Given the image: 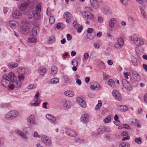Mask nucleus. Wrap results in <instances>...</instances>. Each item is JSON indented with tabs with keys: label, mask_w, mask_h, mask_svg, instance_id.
I'll list each match as a JSON object with an SVG mask.
<instances>
[{
	"label": "nucleus",
	"mask_w": 147,
	"mask_h": 147,
	"mask_svg": "<svg viewBox=\"0 0 147 147\" xmlns=\"http://www.w3.org/2000/svg\"><path fill=\"white\" fill-rule=\"evenodd\" d=\"M132 62L134 65H136L137 63V60L136 58H134L132 60Z\"/></svg>",
	"instance_id": "obj_54"
},
{
	"label": "nucleus",
	"mask_w": 147,
	"mask_h": 147,
	"mask_svg": "<svg viewBox=\"0 0 147 147\" xmlns=\"http://www.w3.org/2000/svg\"><path fill=\"white\" fill-rule=\"evenodd\" d=\"M65 27L64 24L61 23H59L57 25V28L58 29H62Z\"/></svg>",
	"instance_id": "obj_41"
},
{
	"label": "nucleus",
	"mask_w": 147,
	"mask_h": 147,
	"mask_svg": "<svg viewBox=\"0 0 147 147\" xmlns=\"http://www.w3.org/2000/svg\"><path fill=\"white\" fill-rule=\"evenodd\" d=\"M65 132L67 136L70 137H75L77 136V134L76 132L71 130L67 129Z\"/></svg>",
	"instance_id": "obj_18"
},
{
	"label": "nucleus",
	"mask_w": 147,
	"mask_h": 147,
	"mask_svg": "<svg viewBox=\"0 0 147 147\" xmlns=\"http://www.w3.org/2000/svg\"><path fill=\"white\" fill-rule=\"evenodd\" d=\"M114 123L115 125L117 126L119 125L120 124V122L119 120H115Z\"/></svg>",
	"instance_id": "obj_64"
},
{
	"label": "nucleus",
	"mask_w": 147,
	"mask_h": 147,
	"mask_svg": "<svg viewBox=\"0 0 147 147\" xmlns=\"http://www.w3.org/2000/svg\"><path fill=\"white\" fill-rule=\"evenodd\" d=\"M32 3L33 5H36L35 7L36 11L40 12L41 9V3H38V1L36 0H34L32 2Z\"/></svg>",
	"instance_id": "obj_12"
},
{
	"label": "nucleus",
	"mask_w": 147,
	"mask_h": 147,
	"mask_svg": "<svg viewBox=\"0 0 147 147\" xmlns=\"http://www.w3.org/2000/svg\"><path fill=\"white\" fill-rule=\"evenodd\" d=\"M117 20L115 18L111 19L109 21V26L110 28H113L114 27L115 24L116 23Z\"/></svg>",
	"instance_id": "obj_24"
},
{
	"label": "nucleus",
	"mask_w": 147,
	"mask_h": 147,
	"mask_svg": "<svg viewBox=\"0 0 147 147\" xmlns=\"http://www.w3.org/2000/svg\"><path fill=\"white\" fill-rule=\"evenodd\" d=\"M130 144L128 142H122L119 145V147H130Z\"/></svg>",
	"instance_id": "obj_35"
},
{
	"label": "nucleus",
	"mask_w": 147,
	"mask_h": 147,
	"mask_svg": "<svg viewBox=\"0 0 147 147\" xmlns=\"http://www.w3.org/2000/svg\"><path fill=\"white\" fill-rule=\"evenodd\" d=\"M94 46L95 49H98L100 47L99 44L97 43H95L94 44Z\"/></svg>",
	"instance_id": "obj_63"
},
{
	"label": "nucleus",
	"mask_w": 147,
	"mask_h": 147,
	"mask_svg": "<svg viewBox=\"0 0 147 147\" xmlns=\"http://www.w3.org/2000/svg\"><path fill=\"white\" fill-rule=\"evenodd\" d=\"M135 141L137 143L140 144L142 143V140L140 137L136 138L135 139Z\"/></svg>",
	"instance_id": "obj_49"
},
{
	"label": "nucleus",
	"mask_w": 147,
	"mask_h": 147,
	"mask_svg": "<svg viewBox=\"0 0 147 147\" xmlns=\"http://www.w3.org/2000/svg\"><path fill=\"white\" fill-rule=\"evenodd\" d=\"M21 15L20 11L18 10H16L12 13V16L13 18H18L21 16Z\"/></svg>",
	"instance_id": "obj_21"
},
{
	"label": "nucleus",
	"mask_w": 147,
	"mask_h": 147,
	"mask_svg": "<svg viewBox=\"0 0 147 147\" xmlns=\"http://www.w3.org/2000/svg\"><path fill=\"white\" fill-rule=\"evenodd\" d=\"M144 40L141 38L136 37V41H135L134 44L138 47L142 46L144 44Z\"/></svg>",
	"instance_id": "obj_17"
},
{
	"label": "nucleus",
	"mask_w": 147,
	"mask_h": 147,
	"mask_svg": "<svg viewBox=\"0 0 147 147\" xmlns=\"http://www.w3.org/2000/svg\"><path fill=\"white\" fill-rule=\"evenodd\" d=\"M124 44V40L123 38L120 37L118 39L117 42L114 44V47L116 49H120L123 47Z\"/></svg>",
	"instance_id": "obj_5"
},
{
	"label": "nucleus",
	"mask_w": 147,
	"mask_h": 147,
	"mask_svg": "<svg viewBox=\"0 0 147 147\" xmlns=\"http://www.w3.org/2000/svg\"><path fill=\"white\" fill-rule=\"evenodd\" d=\"M132 75L134 78L137 81L140 80V75L136 71H134L132 72Z\"/></svg>",
	"instance_id": "obj_26"
},
{
	"label": "nucleus",
	"mask_w": 147,
	"mask_h": 147,
	"mask_svg": "<svg viewBox=\"0 0 147 147\" xmlns=\"http://www.w3.org/2000/svg\"><path fill=\"white\" fill-rule=\"evenodd\" d=\"M8 79L12 82H14L17 80V77L13 72H10L8 75Z\"/></svg>",
	"instance_id": "obj_14"
},
{
	"label": "nucleus",
	"mask_w": 147,
	"mask_h": 147,
	"mask_svg": "<svg viewBox=\"0 0 147 147\" xmlns=\"http://www.w3.org/2000/svg\"><path fill=\"white\" fill-rule=\"evenodd\" d=\"M22 84V82L19 80L17 81L16 83V85H17L16 88H20Z\"/></svg>",
	"instance_id": "obj_57"
},
{
	"label": "nucleus",
	"mask_w": 147,
	"mask_h": 147,
	"mask_svg": "<svg viewBox=\"0 0 147 147\" xmlns=\"http://www.w3.org/2000/svg\"><path fill=\"white\" fill-rule=\"evenodd\" d=\"M34 136L35 138H40V136L39 135L36 131H35L34 134Z\"/></svg>",
	"instance_id": "obj_62"
},
{
	"label": "nucleus",
	"mask_w": 147,
	"mask_h": 147,
	"mask_svg": "<svg viewBox=\"0 0 147 147\" xmlns=\"http://www.w3.org/2000/svg\"><path fill=\"white\" fill-rule=\"evenodd\" d=\"M118 107L119 111L121 112H125L128 110V108L127 106L125 105L119 106Z\"/></svg>",
	"instance_id": "obj_27"
},
{
	"label": "nucleus",
	"mask_w": 147,
	"mask_h": 147,
	"mask_svg": "<svg viewBox=\"0 0 147 147\" xmlns=\"http://www.w3.org/2000/svg\"><path fill=\"white\" fill-rule=\"evenodd\" d=\"M24 75L23 74H19L18 76V79L19 80L22 82L24 81Z\"/></svg>",
	"instance_id": "obj_44"
},
{
	"label": "nucleus",
	"mask_w": 147,
	"mask_h": 147,
	"mask_svg": "<svg viewBox=\"0 0 147 147\" xmlns=\"http://www.w3.org/2000/svg\"><path fill=\"white\" fill-rule=\"evenodd\" d=\"M100 86L99 85H97L96 86L93 85H91L90 86V89L92 90H98L100 89Z\"/></svg>",
	"instance_id": "obj_36"
},
{
	"label": "nucleus",
	"mask_w": 147,
	"mask_h": 147,
	"mask_svg": "<svg viewBox=\"0 0 147 147\" xmlns=\"http://www.w3.org/2000/svg\"><path fill=\"white\" fill-rule=\"evenodd\" d=\"M122 4L125 6H127L128 4V2L127 0H120Z\"/></svg>",
	"instance_id": "obj_50"
},
{
	"label": "nucleus",
	"mask_w": 147,
	"mask_h": 147,
	"mask_svg": "<svg viewBox=\"0 0 147 147\" xmlns=\"http://www.w3.org/2000/svg\"><path fill=\"white\" fill-rule=\"evenodd\" d=\"M102 105V103L101 100H98V103L96 106L95 109L97 110L99 109Z\"/></svg>",
	"instance_id": "obj_37"
},
{
	"label": "nucleus",
	"mask_w": 147,
	"mask_h": 147,
	"mask_svg": "<svg viewBox=\"0 0 147 147\" xmlns=\"http://www.w3.org/2000/svg\"><path fill=\"white\" fill-rule=\"evenodd\" d=\"M37 86L36 84H31L29 85L27 87V88L28 89H31L35 88Z\"/></svg>",
	"instance_id": "obj_43"
},
{
	"label": "nucleus",
	"mask_w": 147,
	"mask_h": 147,
	"mask_svg": "<svg viewBox=\"0 0 147 147\" xmlns=\"http://www.w3.org/2000/svg\"><path fill=\"white\" fill-rule=\"evenodd\" d=\"M83 18L87 20H92L94 18L93 14L88 11H83L82 13Z\"/></svg>",
	"instance_id": "obj_4"
},
{
	"label": "nucleus",
	"mask_w": 147,
	"mask_h": 147,
	"mask_svg": "<svg viewBox=\"0 0 147 147\" xmlns=\"http://www.w3.org/2000/svg\"><path fill=\"white\" fill-rule=\"evenodd\" d=\"M102 11L103 13L105 14H111L112 13V10L107 7H105L102 8Z\"/></svg>",
	"instance_id": "obj_28"
},
{
	"label": "nucleus",
	"mask_w": 147,
	"mask_h": 147,
	"mask_svg": "<svg viewBox=\"0 0 147 147\" xmlns=\"http://www.w3.org/2000/svg\"><path fill=\"white\" fill-rule=\"evenodd\" d=\"M72 64L73 66H77L78 65V61L76 60H73L72 61Z\"/></svg>",
	"instance_id": "obj_53"
},
{
	"label": "nucleus",
	"mask_w": 147,
	"mask_h": 147,
	"mask_svg": "<svg viewBox=\"0 0 147 147\" xmlns=\"http://www.w3.org/2000/svg\"><path fill=\"white\" fill-rule=\"evenodd\" d=\"M136 34H134L132 36H131L129 37V39L131 41H133L134 43L135 41H136V37H135Z\"/></svg>",
	"instance_id": "obj_42"
},
{
	"label": "nucleus",
	"mask_w": 147,
	"mask_h": 147,
	"mask_svg": "<svg viewBox=\"0 0 147 147\" xmlns=\"http://www.w3.org/2000/svg\"><path fill=\"white\" fill-rule=\"evenodd\" d=\"M30 22L25 20H22L20 21L19 24L21 26L20 32L24 34H27L30 31L28 26L26 24H29Z\"/></svg>",
	"instance_id": "obj_1"
},
{
	"label": "nucleus",
	"mask_w": 147,
	"mask_h": 147,
	"mask_svg": "<svg viewBox=\"0 0 147 147\" xmlns=\"http://www.w3.org/2000/svg\"><path fill=\"white\" fill-rule=\"evenodd\" d=\"M46 118L53 123H55V117L51 114H47L46 116Z\"/></svg>",
	"instance_id": "obj_23"
},
{
	"label": "nucleus",
	"mask_w": 147,
	"mask_h": 147,
	"mask_svg": "<svg viewBox=\"0 0 147 147\" xmlns=\"http://www.w3.org/2000/svg\"><path fill=\"white\" fill-rule=\"evenodd\" d=\"M28 123L30 125H32L35 123V117L33 115L30 116L27 119Z\"/></svg>",
	"instance_id": "obj_13"
},
{
	"label": "nucleus",
	"mask_w": 147,
	"mask_h": 147,
	"mask_svg": "<svg viewBox=\"0 0 147 147\" xmlns=\"http://www.w3.org/2000/svg\"><path fill=\"white\" fill-rule=\"evenodd\" d=\"M7 87H8L10 89L13 90L14 88V86L13 84H10L8 85Z\"/></svg>",
	"instance_id": "obj_58"
},
{
	"label": "nucleus",
	"mask_w": 147,
	"mask_h": 147,
	"mask_svg": "<svg viewBox=\"0 0 147 147\" xmlns=\"http://www.w3.org/2000/svg\"><path fill=\"white\" fill-rule=\"evenodd\" d=\"M40 12L36 10H33L32 11V13L35 19L37 20L40 19Z\"/></svg>",
	"instance_id": "obj_22"
},
{
	"label": "nucleus",
	"mask_w": 147,
	"mask_h": 147,
	"mask_svg": "<svg viewBox=\"0 0 147 147\" xmlns=\"http://www.w3.org/2000/svg\"><path fill=\"white\" fill-rule=\"evenodd\" d=\"M38 73L41 75L44 76L46 73V68L43 66H40L38 68Z\"/></svg>",
	"instance_id": "obj_20"
},
{
	"label": "nucleus",
	"mask_w": 147,
	"mask_h": 147,
	"mask_svg": "<svg viewBox=\"0 0 147 147\" xmlns=\"http://www.w3.org/2000/svg\"><path fill=\"white\" fill-rule=\"evenodd\" d=\"M140 9L142 15L143 16L144 18H145L146 16V13L145 11L142 8H140Z\"/></svg>",
	"instance_id": "obj_52"
},
{
	"label": "nucleus",
	"mask_w": 147,
	"mask_h": 147,
	"mask_svg": "<svg viewBox=\"0 0 147 147\" xmlns=\"http://www.w3.org/2000/svg\"><path fill=\"white\" fill-rule=\"evenodd\" d=\"M63 17L66 20V22L69 23L71 22L73 20L74 18L71 14L68 12H65L63 13Z\"/></svg>",
	"instance_id": "obj_7"
},
{
	"label": "nucleus",
	"mask_w": 147,
	"mask_h": 147,
	"mask_svg": "<svg viewBox=\"0 0 147 147\" xmlns=\"http://www.w3.org/2000/svg\"><path fill=\"white\" fill-rule=\"evenodd\" d=\"M40 100L38 99H34L33 98L30 102V105L32 106H38L40 105Z\"/></svg>",
	"instance_id": "obj_19"
},
{
	"label": "nucleus",
	"mask_w": 147,
	"mask_h": 147,
	"mask_svg": "<svg viewBox=\"0 0 147 147\" xmlns=\"http://www.w3.org/2000/svg\"><path fill=\"white\" fill-rule=\"evenodd\" d=\"M42 142L48 146H50L52 144V142L50 139L45 136H43L41 138Z\"/></svg>",
	"instance_id": "obj_8"
},
{
	"label": "nucleus",
	"mask_w": 147,
	"mask_h": 147,
	"mask_svg": "<svg viewBox=\"0 0 147 147\" xmlns=\"http://www.w3.org/2000/svg\"><path fill=\"white\" fill-rule=\"evenodd\" d=\"M108 84L109 86L114 88L115 85V83L112 79H109L108 82Z\"/></svg>",
	"instance_id": "obj_32"
},
{
	"label": "nucleus",
	"mask_w": 147,
	"mask_h": 147,
	"mask_svg": "<svg viewBox=\"0 0 147 147\" xmlns=\"http://www.w3.org/2000/svg\"><path fill=\"white\" fill-rule=\"evenodd\" d=\"M30 2L29 0H24V2L22 3L19 7V9L21 11H25L28 7Z\"/></svg>",
	"instance_id": "obj_6"
},
{
	"label": "nucleus",
	"mask_w": 147,
	"mask_h": 147,
	"mask_svg": "<svg viewBox=\"0 0 147 147\" xmlns=\"http://www.w3.org/2000/svg\"><path fill=\"white\" fill-rule=\"evenodd\" d=\"M98 21L99 23H102L103 21V18L101 16L99 17L98 18Z\"/></svg>",
	"instance_id": "obj_60"
},
{
	"label": "nucleus",
	"mask_w": 147,
	"mask_h": 147,
	"mask_svg": "<svg viewBox=\"0 0 147 147\" xmlns=\"http://www.w3.org/2000/svg\"><path fill=\"white\" fill-rule=\"evenodd\" d=\"M77 101L79 105L82 107L85 108L86 107L87 105L85 102L82 98L79 97L76 98Z\"/></svg>",
	"instance_id": "obj_15"
},
{
	"label": "nucleus",
	"mask_w": 147,
	"mask_h": 147,
	"mask_svg": "<svg viewBox=\"0 0 147 147\" xmlns=\"http://www.w3.org/2000/svg\"><path fill=\"white\" fill-rule=\"evenodd\" d=\"M94 31V29L91 28H88L87 30V32L89 34H91Z\"/></svg>",
	"instance_id": "obj_61"
},
{
	"label": "nucleus",
	"mask_w": 147,
	"mask_h": 147,
	"mask_svg": "<svg viewBox=\"0 0 147 147\" xmlns=\"http://www.w3.org/2000/svg\"><path fill=\"white\" fill-rule=\"evenodd\" d=\"M15 132L18 135L20 136L21 134L22 133V132L19 129H17L15 130Z\"/></svg>",
	"instance_id": "obj_55"
},
{
	"label": "nucleus",
	"mask_w": 147,
	"mask_h": 147,
	"mask_svg": "<svg viewBox=\"0 0 147 147\" xmlns=\"http://www.w3.org/2000/svg\"><path fill=\"white\" fill-rule=\"evenodd\" d=\"M89 120V116L87 114H83L81 117V121L84 123L88 122Z\"/></svg>",
	"instance_id": "obj_16"
},
{
	"label": "nucleus",
	"mask_w": 147,
	"mask_h": 147,
	"mask_svg": "<svg viewBox=\"0 0 147 147\" xmlns=\"http://www.w3.org/2000/svg\"><path fill=\"white\" fill-rule=\"evenodd\" d=\"M1 84L5 87H7L9 84H10V82L9 80H2L1 81Z\"/></svg>",
	"instance_id": "obj_34"
},
{
	"label": "nucleus",
	"mask_w": 147,
	"mask_h": 147,
	"mask_svg": "<svg viewBox=\"0 0 147 147\" xmlns=\"http://www.w3.org/2000/svg\"><path fill=\"white\" fill-rule=\"evenodd\" d=\"M122 84L123 86L127 90H131L132 89V87L130 83L126 80L123 79L122 80Z\"/></svg>",
	"instance_id": "obj_9"
},
{
	"label": "nucleus",
	"mask_w": 147,
	"mask_h": 147,
	"mask_svg": "<svg viewBox=\"0 0 147 147\" xmlns=\"http://www.w3.org/2000/svg\"><path fill=\"white\" fill-rule=\"evenodd\" d=\"M61 104L64 108L69 109L71 107V104L70 101L67 99H62L61 101Z\"/></svg>",
	"instance_id": "obj_3"
},
{
	"label": "nucleus",
	"mask_w": 147,
	"mask_h": 147,
	"mask_svg": "<svg viewBox=\"0 0 147 147\" xmlns=\"http://www.w3.org/2000/svg\"><path fill=\"white\" fill-rule=\"evenodd\" d=\"M64 94L66 96L69 97H73L74 95V92L73 91L70 90H68L65 91L64 92Z\"/></svg>",
	"instance_id": "obj_31"
},
{
	"label": "nucleus",
	"mask_w": 147,
	"mask_h": 147,
	"mask_svg": "<svg viewBox=\"0 0 147 147\" xmlns=\"http://www.w3.org/2000/svg\"><path fill=\"white\" fill-rule=\"evenodd\" d=\"M66 37L67 40L68 41H70L72 39V36L69 34H67L66 35Z\"/></svg>",
	"instance_id": "obj_59"
},
{
	"label": "nucleus",
	"mask_w": 147,
	"mask_h": 147,
	"mask_svg": "<svg viewBox=\"0 0 147 147\" xmlns=\"http://www.w3.org/2000/svg\"><path fill=\"white\" fill-rule=\"evenodd\" d=\"M95 34H88L87 35V38L88 39L92 40L95 37Z\"/></svg>",
	"instance_id": "obj_40"
},
{
	"label": "nucleus",
	"mask_w": 147,
	"mask_h": 147,
	"mask_svg": "<svg viewBox=\"0 0 147 147\" xmlns=\"http://www.w3.org/2000/svg\"><path fill=\"white\" fill-rule=\"evenodd\" d=\"M20 136L22 138L26 140H27L28 139V137L23 132H22V133L21 134V135Z\"/></svg>",
	"instance_id": "obj_48"
},
{
	"label": "nucleus",
	"mask_w": 147,
	"mask_h": 147,
	"mask_svg": "<svg viewBox=\"0 0 147 147\" xmlns=\"http://www.w3.org/2000/svg\"><path fill=\"white\" fill-rule=\"evenodd\" d=\"M112 94L115 99L118 101L121 100L122 99V96L120 93L116 90L112 91Z\"/></svg>",
	"instance_id": "obj_10"
},
{
	"label": "nucleus",
	"mask_w": 147,
	"mask_h": 147,
	"mask_svg": "<svg viewBox=\"0 0 147 147\" xmlns=\"http://www.w3.org/2000/svg\"><path fill=\"white\" fill-rule=\"evenodd\" d=\"M129 75V73L128 72H125V71H124L123 72V75L124 77L127 80H128L129 79L128 76Z\"/></svg>",
	"instance_id": "obj_56"
},
{
	"label": "nucleus",
	"mask_w": 147,
	"mask_h": 147,
	"mask_svg": "<svg viewBox=\"0 0 147 147\" xmlns=\"http://www.w3.org/2000/svg\"><path fill=\"white\" fill-rule=\"evenodd\" d=\"M111 121V117L110 115H108L107 118L103 120L104 122L105 123H108Z\"/></svg>",
	"instance_id": "obj_39"
},
{
	"label": "nucleus",
	"mask_w": 147,
	"mask_h": 147,
	"mask_svg": "<svg viewBox=\"0 0 147 147\" xmlns=\"http://www.w3.org/2000/svg\"><path fill=\"white\" fill-rule=\"evenodd\" d=\"M76 29L77 30L78 32L80 33V32L82 29V27L80 25H79L77 26L76 28Z\"/></svg>",
	"instance_id": "obj_45"
},
{
	"label": "nucleus",
	"mask_w": 147,
	"mask_h": 147,
	"mask_svg": "<svg viewBox=\"0 0 147 147\" xmlns=\"http://www.w3.org/2000/svg\"><path fill=\"white\" fill-rule=\"evenodd\" d=\"M16 24H17L16 22L14 21H12L9 22L7 24L9 27L12 28H15L16 27Z\"/></svg>",
	"instance_id": "obj_30"
},
{
	"label": "nucleus",
	"mask_w": 147,
	"mask_h": 147,
	"mask_svg": "<svg viewBox=\"0 0 147 147\" xmlns=\"http://www.w3.org/2000/svg\"><path fill=\"white\" fill-rule=\"evenodd\" d=\"M18 65V64L17 63L13 62L9 63L7 66L9 68L13 69L17 67Z\"/></svg>",
	"instance_id": "obj_29"
},
{
	"label": "nucleus",
	"mask_w": 147,
	"mask_h": 147,
	"mask_svg": "<svg viewBox=\"0 0 147 147\" xmlns=\"http://www.w3.org/2000/svg\"><path fill=\"white\" fill-rule=\"evenodd\" d=\"M55 21V19L54 17L53 16H50L49 19V21L50 24H53Z\"/></svg>",
	"instance_id": "obj_46"
},
{
	"label": "nucleus",
	"mask_w": 147,
	"mask_h": 147,
	"mask_svg": "<svg viewBox=\"0 0 147 147\" xmlns=\"http://www.w3.org/2000/svg\"><path fill=\"white\" fill-rule=\"evenodd\" d=\"M91 5L95 9H97L99 7L98 3L96 0H90Z\"/></svg>",
	"instance_id": "obj_25"
},
{
	"label": "nucleus",
	"mask_w": 147,
	"mask_h": 147,
	"mask_svg": "<svg viewBox=\"0 0 147 147\" xmlns=\"http://www.w3.org/2000/svg\"><path fill=\"white\" fill-rule=\"evenodd\" d=\"M18 72L20 74L26 75L29 73L28 69L27 68L19 67L18 69Z\"/></svg>",
	"instance_id": "obj_11"
},
{
	"label": "nucleus",
	"mask_w": 147,
	"mask_h": 147,
	"mask_svg": "<svg viewBox=\"0 0 147 147\" xmlns=\"http://www.w3.org/2000/svg\"><path fill=\"white\" fill-rule=\"evenodd\" d=\"M131 122L132 125H134L136 123H139V120L136 119H132Z\"/></svg>",
	"instance_id": "obj_47"
},
{
	"label": "nucleus",
	"mask_w": 147,
	"mask_h": 147,
	"mask_svg": "<svg viewBox=\"0 0 147 147\" xmlns=\"http://www.w3.org/2000/svg\"><path fill=\"white\" fill-rule=\"evenodd\" d=\"M19 115L18 112L16 110H12L7 113L5 116V119L9 120L12 118L17 117Z\"/></svg>",
	"instance_id": "obj_2"
},
{
	"label": "nucleus",
	"mask_w": 147,
	"mask_h": 147,
	"mask_svg": "<svg viewBox=\"0 0 147 147\" xmlns=\"http://www.w3.org/2000/svg\"><path fill=\"white\" fill-rule=\"evenodd\" d=\"M37 34L36 29L35 28H33L31 31L30 35L33 36H35Z\"/></svg>",
	"instance_id": "obj_33"
},
{
	"label": "nucleus",
	"mask_w": 147,
	"mask_h": 147,
	"mask_svg": "<svg viewBox=\"0 0 147 147\" xmlns=\"http://www.w3.org/2000/svg\"><path fill=\"white\" fill-rule=\"evenodd\" d=\"M55 40V37L54 36H51L49 38L48 42L49 43L51 44L54 42Z\"/></svg>",
	"instance_id": "obj_38"
},
{
	"label": "nucleus",
	"mask_w": 147,
	"mask_h": 147,
	"mask_svg": "<svg viewBox=\"0 0 147 147\" xmlns=\"http://www.w3.org/2000/svg\"><path fill=\"white\" fill-rule=\"evenodd\" d=\"M103 131L102 126H100V127L98 129L97 132L98 134H100L103 133Z\"/></svg>",
	"instance_id": "obj_51"
}]
</instances>
